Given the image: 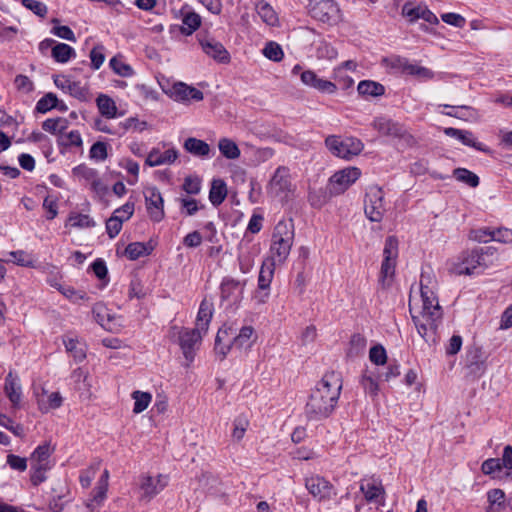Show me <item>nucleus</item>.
Wrapping results in <instances>:
<instances>
[{"instance_id":"obj_1","label":"nucleus","mask_w":512,"mask_h":512,"mask_svg":"<svg viewBox=\"0 0 512 512\" xmlns=\"http://www.w3.org/2000/svg\"><path fill=\"white\" fill-rule=\"evenodd\" d=\"M437 280L431 270H423L418 293L411 292L409 311L418 334L429 344L437 342L443 310L436 294Z\"/></svg>"},{"instance_id":"obj_2","label":"nucleus","mask_w":512,"mask_h":512,"mask_svg":"<svg viewBox=\"0 0 512 512\" xmlns=\"http://www.w3.org/2000/svg\"><path fill=\"white\" fill-rule=\"evenodd\" d=\"M213 312V302L204 298L200 303L194 328L172 326L169 329V337L180 346L187 361V367L194 361L196 351L202 343V338L208 332Z\"/></svg>"},{"instance_id":"obj_3","label":"nucleus","mask_w":512,"mask_h":512,"mask_svg":"<svg viewBox=\"0 0 512 512\" xmlns=\"http://www.w3.org/2000/svg\"><path fill=\"white\" fill-rule=\"evenodd\" d=\"M342 390L341 376L336 372L326 373L312 389L305 406L309 420L328 418L335 410Z\"/></svg>"},{"instance_id":"obj_4","label":"nucleus","mask_w":512,"mask_h":512,"mask_svg":"<svg viewBox=\"0 0 512 512\" xmlns=\"http://www.w3.org/2000/svg\"><path fill=\"white\" fill-rule=\"evenodd\" d=\"M257 336L252 326H243L238 333L232 325H223L216 335L215 352L223 360L232 347L237 349L249 348L255 342Z\"/></svg>"},{"instance_id":"obj_5","label":"nucleus","mask_w":512,"mask_h":512,"mask_svg":"<svg viewBox=\"0 0 512 512\" xmlns=\"http://www.w3.org/2000/svg\"><path fill=\"white\" fill-rule=\"evenodd\" d=\"M293 241V225L285 221H279L272 233L270 258L268 260L276 264H283L290 254Z\"/></svg>"},{"instance_id":"obj_6","label":"nucleus","mask_w":512,"mask_h":512,"mask_svg":"<svg viewBox=\"0 0 512 512\" xmlns=\"http://www.w3.org/2000/svg\"><path fill=\"white\" fill-rule=\"evenodd\" d=\"M325 146L333 156L347 161L358 156L364 149L363 142L351 136L329 135L325 139Z\"/></svg>"},{"instance_id":"obj_7","label":"nucleus","mask_w":512,"mask_h":512,"mask_svg":"<svg viewBox=\"0 0 512 512\" xmlns=\"http://www.w3.org/2000/svg\"><path fill=\"white\" fill-rule=\"evenodd\" d=\"M309 15L324 24L335 26L343 21V14L334 0H309Z\"/></svg>"},{"instance_id":"obj_8","label":"nucleus","mask_w":512,"mask_h":512,"mask_svg":"<svg viewBox=\"0 0 512 512\" xmlns=\"http://www.w3.org/2000/svg\"><path fill=\"white\" fill-rule=\"evenodd\" d=\"M383 261L381 264L379 282L382 287L391 285L398 257V240L395 236H388L383 249Z\"/></svg>"},{"instance_id":"obj_9","label":"nucleus","mask_w":512,"mask_h":512,"mask_svg":"<svg viewBox=\"0 0 512 512\" xmlns=\"http://www.w3.org/2000/svg\"><path fill=\"white\" fill-rule=\"evenodd\" d=\"M168 480V476L164 474H158L156 476L149 474L140 475L137 484L139 500L145 503L150 502L166 488Z\"/></svg>"},{"instance_id":"obj_10","label":"nucleus","mask_w":512,"mask_h":512,"mask_svg":"<svg viewBox=\"0 0 512 512\" xmlns=\"http://www.w3.org/2000/svg\"><path fill=\"white\" fill-rule=\"evenodd\" d=\"M294 186L291 181L290 170L288 167L279 166L269 181L268 193L279 200L288 199L292 194Z\"/></svg>"},{"instance_id":"obj_11","label":"nucleus","mask_w":512,"mask_h":512,"mask_svg":"<svg viewBox=\"0 0 512 512\" xmlns=\"http://www.w3.org/2000/svg\"><path fill=\"white\" fill-rule=\"evenodd\" d=\"M361 176V170L357 167H346L336 171L327 184V191L330 196L343 194Z\"/></svg>"},{"instance_id":"obj_12","label":"nucleus","mask_w":512,"mask_h":512,"mask_svg":"<svg viewBox=\"0 0 512 512\" xmlns=\"http://www.w3.org/2000/svg\"><path fill=\"white\" fill-rule=\"evenodd\" d=\"M484 256L478 250L465 251L454 262L451 271L456 275H472L477 272L478 268H484Z\"/></svg>"},{"instance_id":"obj_13","label":"nucleus","mask_w":512,"mask_h":512,"mask_svg":"<svg viewBox=\"0 0 512 512\" xmlns=\"http://www.w3.org/2000/svg\"><path fill=\"white\" fill-rule=\"evenodd\" d=\"M385 210L383 190L377 186L370 187L365 198V215L372 222H380Z\"/></svg>"},{"instance_id":"obj_14","label":"nucleus","mask_w":512,"mask_h":512,"mask_svg":"<svg viewBox=\"0 0 512 512\" xmlns=\"http://www.w3.org/2000/svg\"><path fill=\"white\" fill-rule=\"evenodd\" d=\"M305 487L318 501H329L337 495L335 487L320 475H311L305 478Z\"/></svg>"},{"instance_id":"obj_15","label":"nucleus","mask_w":512,"mask_h":512,"mask_svg":"<svg viewBox=\"0 0 512 512\" xmlns=\"http://www.w3.org/2000/svg\"><path fill=\"white\" fill-rule=\"evenodd\" d=\"M146 209L151 220L160 222L164 218V200L160 191L154 187H146L143 191Z\"/></svg>"},{"instance_id":"obj_16","label":"nucleus","mask_w":512,"mask_h":512,"mask_svg":"<svg viewBox=\"0 0 512 512\" xmlns=\"http://www.w3.org/2000/svg\"><path fill=\"white\" fill-rule=\"evenodd\" d=\"M245 286V280L241 281L230 276L224 277L220 284L221 298L223 300L238 302L243 297Z\"/></svg>"},{"instance_id":"obj_17","label":"nucleus","mask_w":512,"mask_h":512,"mask_svg":"<svg viewBox=\"0 0 512 512\" xmlns=\"http://www.w3.org/2000/svg\"><path fill=\"white\" fill-rule=\"evenodd\" d=\"M300 79L304 85L314 88L321 93L334 94L337 91L335 83L318 77L312 70L301 72Z\"/></svg>"},{"instance_id":"obj_18","label":"nucleus","mask_w":512,"mask_h":512,"mask_svg":"<svg viewBox=\"0 0 512 512\" xmlns=\"http://www.w3.org/2000/svg\"><path fill=\"white\" fill-rule=\"evenodd\" d=\"M360 491L363 493L367 502L383 503L385 489L380 480L369 478L362 479L360 482Z\"/></svg>"},{"instance_id":"obj_19","label":"nucleus","mask_w":512,"mask_h":512,"mask_svg":"<svg viewBox=\"0 0 512 512\" xmlns=\"http://www.w3.org/2000/svg\"><path fill=\"white\" fill-rule=\"evenodd\" d=\"M54 84L57 88L79 100L86 99L87 89L79 81H74L65 75H59L54 77Z\"/></svg>"},{"instance_id":"obj_20","label":"nucleus","mask_w":512,"mask_h":512,"mask_svg":"<svg viewBox=\"0 0 512 512\" xmlns=\"http://www.w3.org/2000/svg\"><path fill=\"white\" fill-rule=\"evenodd\" d=\"M200 44L204 53L209 57L219 63H229L230 54L220 42L212 38H205L200 40Z\"/></svg>"},{"instance_id":"obj_21","label":"nucleus","mask_w":512,"mask_h":512,"mask_svg":"<svg viewBox=\"0 0 512 512\" xmlns=\"http://www.w3.org/2000/svg\"><path fill=\"white\" fill-rule=\"evenodd\" d=\"M275 266L276 263L265 260L260 268L258 275V288L262 291H265L259 300L261 303H265L269 296V289L274 277Z\"/></svg>"},{"instance_id":"obj_22","label":"nucleus","mask_w":512,"mask_h":512,"mask_svg":"<svg viewBox=\"0 0 512 512\" xmlns=\"http://www.w3.org/2000/svg\"><path fill=\"white\" fill-rule=\"evenodd\" d=\"M402 13L404 16L408 17L410 21L423 19L430 24H438L439 22L437 16L426 6L422 5L412 6L410 4H405L403 6Z\"/></svg>"},{"instance_id":"obj_23","label":"nucleus","mask_w":512,"mask_h":512,"mask_svg":"<svg viewBox=\"0 0 512 512\" xmlns=\"http://www.w3.org/2000/svg\"><path fill=\"white\" fill-rule=\"evenodd\" d=\"M445 135L455 138L460 141L462 144L473 147L476 150L486 152L488 149L485 148L480 142L476 140L474 134L468 130H461L453 127H448L444 129Z\"/></svg>"},{"instance_id":"obj_24","label":"nucleus","mask_w":512,"mask_h":512,"mask_svg":"<svg viewBox=\"0 0 512 512\" xmlns=\"http://www.w3.org/2000/svg\"><path fill=\"white\" fill-rule=\"evenodd\" d=\"M55 447L51 442H44L37 446L30 456V462L34 465L52 467L51 455L54 453Z\"/></svg>"},{"instance_id":"obj_25","label":"nucleus","mask_w":512,"mask_h":512,"mask_svg":"<svg viewBox=\"0 0 512 512\" xmlns=\"http://www.w3.org/2000/svg\"><path fill=\"white\" fill-rule=\"evenodd\" d=\"M177 158L178 152L175 149H168L163 153L158 149H152L149 152L145 163L150 167H155L164 164H172L176 161Z\"/></svg>"},{"instance_id":"obj_26","label":"nucleus","mask_w":512,"mask_h":512,"mask_svg":"<svg viewBox=\"0 0 512 512\" xmlns=\"http://www.w3.org/2000/svg\"><path fill=\"white\" fill-rule=\"evenodd\" d=\"M258 254V249L255 247H250L244 244H240L239 246V254H238V263L239 270L243 274H247L251 271L254 266L255 258Z\"/></svg>"},{"instance_id":"obj_27","label":"nucleus","mask_w":512,"mask_h":512,"mask_svg":"<svg viewBox=\"0 0 512 512\" xmlns=\"http://www.w3.org/2000/svg\"><path fill=\"white\" fill-rule=\"evenodd\" d=\"M372 126L380 134L393 138H398L399 133L403 128L402 124L383 117L375 119L372 123Z\"/></svg>"},{"instance_id":"obj_28","label":"nucleus","mask_w":512,"mask_h":512,"mask_svg":"<svg viewBox=\"0 0 512 512\" xmlns=\"http://www.w3.org/2000/svg\"><path fill=\"white\" fill-rule=\"evenodd\" d=\"M183 148L190 154L200 158H209L211 147L208 143L195 137H189L184 141Z\"/></svg>"},{"instance_id":"obj_29","label":"nucleus","mask_w":512,"mask_h":512,"mask_svg":"<svg viewBox=\"0 0 512 512\" xmlns=\"http://www.w3.org/2000/svg\"><path fill=\"white\" fill-rule=\"evenodd\" d=\"M173 95L176 100H195L200 101L203 99V93L191 86H188L185 83H177L173 86Z\"/></svg>"},{"instance_id":"obj_30","label":"nucleus","mask_w":512,"mask_h":512,"mask_svg":"<svg viewBox=\"0 0 512 512\" xmlns=\"http://www.w3.org/2000/svg\"><path fill=\"white\" fill-rule=\"evenodd\" d=\"M218 149L223 157L229 160H235L240 157V149L236 142L230 138L223 137L218 141Z\"/></svg>"},{"instance_id":"obj_31","label":"nucleus","mask_w":512,"mask_h":512,"mask_svg":"<svg viewBox=\"0 0 512 512\" xmlns=\"http://www.w3.org/2000/svg\"><path fill=\"white\" fill-rule=\"evenodd\" d=\"M489 506L487 512H502L505 508V493L501 489H492L487 492Z\"/></svg>"},{"instance_id":"obj_32","label":"nucleus","mask_w":512,"mask_h":512,"mask_svg":"<svg viewBox=\"0 0 512 512\" xmlns=\"http://www.w3.org/2000/svg\"><path fill=\"white\" fill-rule=\"evenodd\" d=\"M4 389L9 400L14 406H17L21 400V390L18 385L17 378L12 374V372H9L5 379Z\"/></svg>"},{"instance_id":"obj_33","label":"nucleus","mask_w":512,"mask_h":512,"mask_svg":"<svg viewBox=\"0 0 512 512\" xmlns=\"http://www.w3.org/2000/svg\"><path fill=\"white\" fill-rule=\"evenodd\" d=\"M227 196V187L223 180L214 179L209 192V200L214 206L220 205Z\"/></svg>"},{"instance_id":"obj_34","label":"nucleus","mask_w":512,"mask_h":512,"mask_svg":"<svg viewBox=\"0 0 512 512\" xmlns=\"http://www.w3.org/2000/svg\"><path fill=\"white\" fill-rule=\"evenodd\" d=\"M96 103L101 115L109 119L116 117L117 106L111 97L101 94L97 97Z\"/></svg>"},{"instance_id":"obj_35","label":"nucleus","mask_w":512,"mask_h":512,"mask_svg":"<svg viewBox=\"0 0 512 512\" xmlns=\"http://www.w3.org/2000/svg\"><path fill=\"white\" fill-rule=\"evenodd\" d=\"M357 91L363 96L378 97L384 94L385 88L378 82L363 80L358 84Z\"/></svg>"},{"instance_id":"obj_36","label":"nucleus","mask_w":512,"mask_h":512,"mask_svg":"<svg viewBox=\"0 0 512 512\" xmlns=\"http://www.w3.org/2000/svg\"><path fill=\"white\" fill-rule=\"evenodd\" d=\"M54 288L57 289L65 298L73 303L80 301H88L89 297L85 291L77 290L72 286L55 284Z\"/></svg>"},{"instance_id":"obj_37","label":"nucleus","mask_w":512,"mask_h":512,"mask_svg":"<svg viewBox=\"0 0 512 512\" xmlns=\"http://www.w3.org/2000/svg\"><path fill=\"white\" fill-rule=\"evenodd\" d=\"M108 488L96 485L95 489L91 493V496L87 499L85 505L90 511H94L101 507L107 498Z\"/></svg>"},{"instance_id":"obj_38","label":"nucleus","mask_w":512,"mask_h":512,"mask_svg":"<svg viewBox=\"0 0 512 512\" xmlns=\"http://www.w3.org/2000/svg\"><path fill=\"white\" fill-rule=\"evenodd\" d=\"M256 10L260 18L267 25L274 26L278 22L277 14L270 4L264 1H260L256 4Z\"/></svg>"},{"instance_id":"obj_39","label":"nucleus","mask_w":512,"mask_h":512,"mask_svg":"<svg viewBox=\"0 0 512 512\" xmlns=\"http://www.w3.org/2000/svg\"><path fill=\"white\" fill-rule=\"evenodd\" d=\"M403 75L414 76L422 80H430L434 77V73L429 68L421 66L417 63H412L408 60Z\"/></svg>"},{"instance_id":"obj_40","label":"nucleus","mask_w":512,"mask_h":512,"mask_svg":"<svg viewBox=\"0 0 512 512\" xmlns=\"http://www.w3.org/2000/svg\"><path fill=\"white\" fill-rule=\"evenodd\" d=\"M403 75L414 76L422 80H430L434 77V73L429 68L421 66L417 63H412L408 60Z\"/></svg>"},{"instance_id":"obj_41","label":"nucleus","mask_w":512,"mask_h":512,"mask_svg":"<svg viewBox=\"0 0 512 512\" xmlns=\"http://www.w3.org/2000/svg\"><path fill=\"white\" fill-rule=\"evenodd\" d=\"M109 66L115 74L121 77H132L135 73L134 69L122 60L121 55L112 57Z\"/></svg>"},{"instance_id":"obj_42","label":"nucleus","mask_w":512,"mask_h":512,"mask_svg":"<svg viewBox=\"0 0 512 512\" xmlns=\"http://www.w3.org/2000/svg\"><path fill=\"white\" fill-rule=\"evenodd\" d=\"M73 56H75V51L68 44L58 43L52 48V57L59 63H66Z\"/></svg>"},{"instance_id":"obj_43","label":"nucleus","mask_w":512,"mask_h":512,"mask_svg":"<svg viewBox=\"0 0 512 512\" xmlns=\"http://www.w3.org/2000/svg\"><path fill=\"white\" fill-rule=\"evenodd\" d=\"M132 399L134 400L133 412L135 414H139L146 410L151 403L152 395L149 392L142 391H134L131 394Z\"/></svg>"},{"instance_id":"obj_44","label":"nucleus","mask_w":512,"mask_h":512,"mask_svg":"<svg viewBox=\"0 0 512 512\" xmlns=\"http://www.w3.org/2000/svg\"><path fill=\"white\" fill-rule=\"evenodd\" d=\"M367 345L366 338L357 333L352 335L350 342H349V349L347 351V355L349 357H356L358 355H361L364 353Z\"/></svg>"},{"instance_id":"obj_45","label":"nucleus","mask_w":512,"mask_h":512,"mask_svg":"<svg viewBox=\"0 0 512 512\" xmlns=\"http://www.w3.org/2000/svg\"><path fill=\"white\" fill-rule=\"evenodd\" d=\"M151 253V248L142 242L130 243L125 249V255L130 260H137L142 256H147Z\"/></svg>"},{"instance_id":"obj_46","label":"nucleus","mask_w":512,"mask_h":512,"mask_svg":"<svg viewBox=\"0 0 512 512\" xmlns=\"http://www.w3.org/2000/svg\"><path fill=\"white\" fill-rule=\"evenodd\" d=\"M183 26L181 31L185 35H191L201 25V18L195 12H188L184 15L182 20Z\"/></svg>"},{"instance_id":"obj_47","label":"nucleus","mask_w":512,"mask_h":512,"mask_svg":"<svg viewBox=\"0 0 512 512\" xmlns=\"http://www.w3.org/2000/svg\"><path fill=\"white\" fill-rule=\"evenodd\" d=\"M407 58L393 55L390 57L383 58L382 63L385 67L389 68L393 73L403 74L408 63Z\"/></svg>"},{"instance_id":"obj_48","label":"nucleus","mask_w":512,"mask_h":512,"mask_svg":"<svg viewBox=\"0 0 512 512\" xmlns=\"http://www.w3.org/2000/svg\"><path fill=\"white\" fill-rule=\"evenodd\" d=\"M68 121L64 118H49L42 123V128L51 134L63 133L67 129Z\"/></svg>"},{"instance_id":"obj_49","label":"nucleus","mask_w":512,"mask_h":512,"mask_svg":"<svg viewBox=\"0 0 512 512\" xmlns=\"http://www.w3.org/2000/svg\"><path fill=\"white\" fill-rule=\"evenodd\" d=\"M454 176L459 182H463L470 187H477L479 185V177L465 168H457L454 170Z\"/></svg>"},{"instance_id":"obj_50","label":"nucleus","mask_w":512,"mask_h":512,"mask_svg":"<svg viewBox=\"0 0 512 512\" xmlns=\"http://www.w3.org/2000/svg\"><path fill=\"white\" fill-rule=\"evenodd\" d=\"M68 224L75 228H89L93 227L95 222L89 215L71 213L68 217Z\"/></svg>"},{"instance_id":"obj_51","label":"nucleus","mask_w":512,"mask_h":512,"mask_svg":"<svg viewBox=\"0 0 512 512\" xmlns=\"http://www.w3.org/2000/svg\"><path fill=\"white\" fill-rule=\"evenodd\" d=\"M64 346L66 348V351L69 352L76 361L81 362L83 359H85V350L83 349L82 346H79V342L77 339H65Z\"/></svg>"},{"instance_id":"obj_52","label":"nucleus","mask_w":512,"mask_h":512,"mask_svg":"<svg viewBox=\"0 0 512 512\" xmlns=\"http://www.w3.org/2000/svg\"><path fill=\"white\" fill-rule=\"evenodd\" d=\"M263 55L274 62H279L283 59L284 53L281 46L274 42H268L262 50Z\"/></svg>"},{"instance_id":"obj_53","label":"nucleus","mask_w":512,"mask_h":512,"mask_svg":"<svg viewBox=\"0 0 512 512\" xmlns=\"http://www.w3.org/2000/svg\"><path fill=\"white\" fill-rule=\"evenodd\" d=\"M58 107V98L53 93L45 94L36 104V110L40 113H46L53 108Z\"/></svg>"},{"instance_id":"obj_54","label":"nucleus","mask_w":512,"mask_h":512,"mask_svg":"<svg viewBox=\"0 0 512 512\" xmlns=\"http://www.w3.org/2000/svg\"><path fill=\"white\" fill-rule=\"evenodd\" d=\"M72 173L75 177L84 180L88 184L98 176L97 170L90 168L84 164L74 167Z\"/></svg>"},{"instance_id":"obj_55","label":"nucleus","mask_w":512,"mask_h":512,"mask_svg":"<svg viewBox=\"0 0 512 512\" xmlns=\"http://www.w3.org/2000/svg\"><path fill=\"white\" fill-rule=\"evenodd\" d=\"M104 50L105 48L101 44H98L91 49L89 57L91 60V68L93 70H98L103 65L105 61Z\"/></svg>"},{"instance_id":"obj_56","label":"nucleus","mask_w":512,"mask_h":512,"mask_svg":"<svg viewBox=\"0 0 512 512\" xmlns=\"http://www.w3.org/2000/svg\"><path fill=\"white\" fill-rule=\"evenodd\" d=\"M233 426L232 438L236 441H240L247 431L249 421L245 417H237L233 422Z\"/></svg>"},{"instance_id":"obj_57","label":"nucleus","mask_w":512,"mask_h":512,"mask_svg":"<svg viewBox=\"0 0 512 512\" xmlns=\"http://www.w3.org/2000/svg\"><path fill=\"white\" fill-rule=\"evenodd\" d=\"M197 480L199 486L208 492H212L220 483L216 476L208 472L202 473Z\"/></svg>"},{"instance_id":"obj_58","label":"nucleus","mask_w":512,"mask_h":512,"mask_svg":"<svg viewBox=\"0 0 512 512\" xmlns=\"http://www.w3.org/2000/svg\"><path fill=\"white\" fill-rule=\"evenodd\" d=\"M52 467L49 466H41L31 464V482L34 486H38L42 482L46 480V472L49 471Z\"/></svg>"},{"instance_id":"obj_59","label":"nucleus","mask_w":512,"mask_h":512,"mask_svg":"<svg viewBox=\"0 0 512 512\" xmlns=\"http://www.w3.org/2000/svg\"><path fill=\"white\" fill-rule=\"evenodd\" d=\"M92 314L97 323L101 326H105V322L109 320L110 316L108 309L102 302H98L92 307Z\"/></svg>"},{"instance_id":"obj_60","label":"nucleus","mask_w":512,"mask_h":512,"mask_svg":"<svg viewBox=\"0 0 512 512\" xmlns=\"http://www.w3.org/2000/svg\"><path fill=\"white\" fill-rule=\"evenodd\" d=\"M369 359L376 365H384L387 361L386 350L382 345H375L369 351Z\"/></svg>"},{"instance_id":"obj_61","label":"nucleus","mask_w":512,"mask_h":512,"mask_svg":"<svg viewBox=\"0 0 512 512\" xmlns=\"http://www.w3.org/2000/svg\"><path fill=\"white\" fill-rule=\"evenodd\" d=\"M89 156L93 160L104 161L108 156L106 143L101 141L94 143L90 148Z\"/></svg>"},{"instance_id":"obj_62","label":"nucleus","mask_w":512,"mask_h":512,"mask_svg":"<svg viewBox=\"0 0 512 512\" xmlns=\"http://www.w3.org/2000/svg\"><path fill=\"white\" fill-rule=\"evenodd\" d=\"M61 144L66 147H82L83 141L79 131L72 130L61 137Z\"/></svg>"},{"instance_id":"obj_63","label":"nucleus","mask_w":512,"mask_h":512,"mask_svg":"<svg viewBox=\"0 0 512 512\" xmlns=\"http://www.w3.org/2000/svg\"><path fill=\"white\" fill-rule=\"evenodd\" d=\"M123 220H121L114 213L112 216L106 221V231L110 238H115L121 231Z\"/></svg>"},{"instance_id":"obj_64","label":"nucleus","mask_w":512,"mask_h":512,"mask_svg":"<svg viewBox=\"0 0 512 512\" xmlns=\"http://www.w3.org/2000/svg\"><path fill=\"white\" fill-rule=\"evenodd\" d=\"M179 202L182 213L187 216H192L199 210L198 201L194 198L181 197L179 198Z\"/></svg>"}]
</instances>
